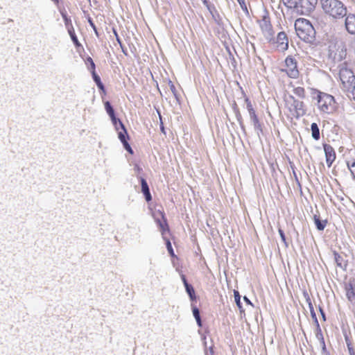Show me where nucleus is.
Masks as SVG:
<instances>
[{
    "label": "nucleus",
    "mask_w": 355,
    "mask_h": 355,
    "mask_svg": "<svg viewBox=\"0 0 355 355\" xmlns=\"http://www.w3.org/2000/svg\"><path fill=\"white\" fill-rule=\"evenodd\" d=\"M279 233L281 236L282 240L285 242L286 241V236L282 230L279 229Z\"/></svg>",
    "instance_id": "4c0bfd02"
},
{
    "label": "nucleus",
    "mask_w": 355,
    "mask_h": 355,
    "mask_svg": "<svg viewBox=\"0 0 355 355\" xmlns=\"http://www.w3.org/2000/svg\"><path fill=\"white\" fill-rule=\"evenodd\" d=\"M245 102L246 103V107L249 113L250 119L252 121L254 129L262 132V124L259 121V119L256 113L254 108L253 107V105L251 101L249 99L248 97H245Z\"/></svg>",
    "instance_id": "1a4fd4ad"
},
{
    "label": "nucleus",
    "mask_w": 355,
    "mask_h": 355,
    "mask_svg": "<svg viewBox=\"0 0 355 355\" xmlns=\"http://www.w3.org/2000/svg\"><path fill=\"white\" fill-rule=\"evenodd\" d=\"M114 35H116V40H118V42H119V36H118L117 32H116L115 30H114Z\"/></svg>",
    "instance_id": "58836bf2"
},
{
    "label": "nucleus",
    "mask_w": 355,
    "mask_h": 355,
    "mask_svg": "<svg viewBox=\"0 0 355 355\" xmlns=\"http://www.w3.org/2000/svg\"><path fill=\"white\" fill-rule=\"evenodd\" d=\"M295 29L297 36L304 42H311L315 37V29L311 23L306 19H297L295 22Z\"/></svg>",
    "instance_id": "f03ea898"
},
{
    "label": "nucleus",
    "mask_w": 355,
    "mask_h": 355,
    "mask_svg": "<svg viewBox=\"0 0 355 355\" xmlns=\"http://www.w3.org/2000/svg\"><path fill=\"white\" fill-rule=\"evenodd\" d=\"M306 105L304 101L297 99L292 94L284 97V114L290 121L298 119L306 114Z\"/></svg>",
    "instance_id": "f257e3e1"
},
{
    "label": "nucleus",
    "mask_w": 355,
    "mask_h": 355,
    "mask_svg": "<svg viewBox=\"0 0 355 355\" xmlns=\"http://www.w3.org/2000/svg\"><path fill=\"white\" fill-rule=\"evenodd\" d=\"M313 220L317 229L320 231L323 230L327 224V221L326 220H321L320 219V217L318 216L317 215H314Z\"/></svg>",
    "instance_id": "aec40b11"
},
{
    "label": "nucleus",
    "mask_w": 355,
    "mask_h": 355,
    "mask_svg": "<svg viewBox=\"0 0 355 355\" xmlns=\"http://www.w3.org/2000/svg\"><path fill=\"white\" fill-rule=\"evenodd\" d=\"M324 150L325 153L326 162L328 167H331L336 159V153L334 148L329 144H324Z\"/></svg>",
    "instance_id": "ddd939ff"
},
{
    "label": "nucleus",
    "mask_w": 355,
    "mask_h": 355,
    "mask_svg": "<svg viewBox=\"0 0 355 355\" xmlns=\"http://www.w3.org/2000/svg\"><path fill=\"white\" fill-rule=\"evenodd\" d=\"M119 124L121 130H119L118 132V137L123 144L125 149L130 154H133V150L128 142V139H129V136L128 135L127 130L125 128L123 123L121 121H119Z\"/></svg>",
    "instance_id": "9b49d317"
},
{
    "label": "nucleus",
    "mask_w": 355,
    "mask_h": 355,
    "mask_svg": "<svg viewBox=\"0 0 355 355\" xmlns=\"http://www.w3.org/2000/svg\"><path fill=\"white\" fill-rule=\"evenodd\" d=\"M345 295L349 302H355V280L350 279L347 282H345L343 285Z\"/></svg>",
    "instance_id": "f8f14e48"
},
{
    "label": "nucleus",
    "mask_w": 355,
    "mask_h": 355,
    "mask_svg": "<svg viewBox=\"0 0 355 355\" xmlns=\"http://www.w3.org/2000/svg\"><path fill=\"white\" fill-rule=\"evenodd\" d=\"M257 23L264 36L270 37L273 35L272 26L270 21L269 12L264 10Z\"/></svg>",
    "instance_id": "0eeeda50"
},
{
    "label": "nucleus",
    "mask_w": 355,
    "mask_h": 355,
    "mask_svg": "<svg viewBox=\"0 0 355 355\" xmlns=\"http://www.w3.org/2000/svg\"><path fill=\"white\" fill-rule=\"evenodd\" d=\"M338 49H340L339 56L337 58H336V53H335V55H334V60L337 59L338 61H340V60H341L345 56V55H346V49L343 46H339Z\"/></svg>",
    "instance_id": "bb28decb"
},
{
    "label": "nucleus",
    "mask_w": 355,
    "mask_h": 355,
    "mask_svg": "<svg viewBox=\"0 0 355 355\" xmlns=\"http://www.w3.org/2000/svg\"><path fill=\"white\" fill-rule=\"evenodd\" d=\"M312 137L315 140L320 139V130L316 123H313L311 125Z\"/></svg>",
    "instance_id": "412c9836"
},
{
    "label": "nucleus",
    "mask_w": 355,
    "mask_h": 355,
    "mask_svg": "<svg viewBox=\"0 0 355 355\" xmlns=\"http://www.w3.org/2000/svg\"><path fill=\"white\" fill-rule=\"evenodd\" d=\"M54 3H55L56 4H58L59 3V0H52Z\"/></svg>",
    "instance_id": "79ce46f5"
},
{
    "label": "nucleus",
    "mask_w": 355,
    "mask_h": 355,
    "mask_svg": "<svg viewBox=\"0 0 355 355\" xmlns=\"http://www.w3.org/2000/svg\"><path fill=\"white\" fill-rule=\"evenodd\" d=\"M320 311H321V313H322V314L323 318H324V313L322 312V309H320Z\"/></svg>",
    "instance_id": "c03bdc74"
},
{
    "label": "nucleus",
    "mask_w": 355,
    "mask_h": 355,
    "mask_svg": "<svg viewBox=\"0 0 355 355\" xmlns=\"http://www.w3.org/2000/svg\"><path fill=\"white\" fill-rule=\"evenodd\" d=\"M86 63L89 64V67H88V69L91 73L93 71H96V65L91 57L87 58Z\"/></svg>",
    "instance_id": "cd10ccee"
},
{
    "label": "nucleus",
    "mask_w": 355,
    "mask_h": 355,
    "mask_svg": "<svg viewBox=\"0 0 355 355\" xmlns=\"http://www.w3.org/2000/svg\"><path fill=\"white\" fill-rule=\"evenodd\" d=\"M311 312L312 315H313V317H315V313H313V311H312V310H311Z\"/></svg>",
    "instance_id": "37998d69"
},
{
    "label": "nucleus",
    "mask_w": 355,
    "mask_h": 355,
    "mask_svg": "<svg viewBox=\"0 0 355 355\" xmlns=\"http://www.w3.org/2000/svg\"><path fill=\"white\" fill-rule=\"evenodd\" d=\"M141 191L145 196V198L147 202H149L152 200V197L150 193L148 185L145 179L143 178H141Z\"/></svg>",
    "instance_id": "a211bd4d"
},
{
    "label": "nucleus",
    "mask_w": 355,
    "mask_h": 355,
    "mask_svg": "<svg viewBox=\"0 0 355 355\" xmlns=\"http://www.w3.org/2000/svg\"><path fill=\"white\" fill-rule=\"evenodd\" d=\"M314 93L317 94V105L320 112L330 114L335 110L336 102L333 96L316 89H314Z\"/></svg>",
    "instance_id": "20e7f679"
},
{
    "label": "nucleus",
    "mask_w": 355,
    "mask_h": 355,
    "mask_svg": "<svg viewBox=\"0 0 355 355\" xmlns=\"http://www.w3.org/2000/svg\"><path fill=\"white\" fill-rule=\"evenodd\" d=\"M203 1V3L205 4L206 6H208V1L207 0H202Z\"/></svg>",
    "instance_id": "a19ab883"
},
{
    "label": "nucleus",
    "mask_w": 355,
    "mask_h": 355,
    "mask_svg": "<svg viewBox=\"0 0 355 355\" xmlns=\"http://www.w3.org/2000/svg\"><path fill=\"white\" fill-rule=\"evenodd\" d=\"M345 341L347 346L349 355H355V349L352 345L351 340L348 337H345Z\"/></svg>",
    "instance_id": "b1692460"
},
{
    "label": "nucleus",
    "mask_w": 355,
    "mask_h": 355,
    "mask_svg": "<svg viewBox=\"0 0 355 355\" xmlns=\"http://www.w3.org/2000/svg\"><path fill=\"white\" fill-rule=\"evenodd\" d=\"M168 85H169V87L171 89V91L172 92V93L173 94V95L175 96H177V94H178V91H177V89L175 86V85L173 84V83L171 80H169L168 82Z\"/></svg>",
    "instance_id": "2f4dec72"
},
{
    "label": "nucleus",
    "mask_w": 355,
    "mask_h": 355,
    "mask_svg": "<svg viewBox=\"0 0 355 355\" xmlns=\"http://www.w3.org/2000/svg\"><path fill=\"white\" fill-rule=\"evenodd\" d=\"M62 17L64 19L65 26H66L67 28L68 29V26H69L70 24H72L71 21L69 18L67 17L66 14H62Z\"/></svg>",
    "instance_id": "f704fd0d"
},
{
    "label": "nucleus",
    "mask_w": 355,
    "mask_h": 355,
    "mask_svg": "<svg viewBox=\"0 0 355 355\" xmlns=\"http://www.w3.org/2000/svg\"><path fill=\"white\" fill-rule=\"evenodd\" d=\"M339 77L344 91L352 92L355 89V76L351 69L343 67L340 69Z\"/></svg>",
    "instance_id": "39448f33"
},
{
    "label": "nucleus",
    "mask_w": 355,
    "mask_h": 355,
    "mask_svg": "<svg viewBox=\"0 0 355 355\" xmlns=\"http://www.w3.org/2000/svg\"><path fill=\"white\" fill-rule=\"evenodd\" d=\"M67 31H68L69 35H70L71 40L73 41V44H75V46L76 47H79L80 46V42L78 40V37L76 35L75 30H74V28L72 24H70L69 26H68Z\"/></svg>",
    "instance_id": "6ab92c4d"
},
{
    "label": "nucleus",
    "mask_w": 355,
    "mask_h": 355,
    "mask_svg": "<svg viewBox=\"0 0 355 355\" xmlns=\"http://www.w3.org/2000/svg\"><path fill=\"white\" fill-rule=\"evenodd\" d=\"M87 21L90 25V26L92 28V29L94 30V33H95V35L98 37L99 36V34H98V32L97 31V28L94 24V23L93 22V20L90 17H87Z\"/></svg>",
    "instance_id": "c756f323"
},
{
    "label": "nucleus",
    "mask_w": 355,
    "mask_h": 355,
    "mask_svg": "<svg viewBox=\"0 0 355 355\" xmlns=\"http://www.w3.org/2000/svg\"><path fill=\"white\" fill-rule=\"evenodd\" d=\"M334 259H335V261H336L337 264L339 266H341V261L343 259L342 257L338 253V252H334Z\"/></svg>",
    "instance_id": "473e14b6"
},
{
    "label": "nucleus",
    "mask_w": 355,
    "mask_h": 355,
    "mask_svg": "<svg viewBox=\"0 0 355 355\" xmlns=\"http://www.w3.org/2000/svg\"><path fill=\"white\" fill-rule=\"evenodd\" d=\"M192 311H193V316L197 322L198 325L199 327H202V321H201V318L200 316L199 309L196 306H194V307H193Z\"/></svg>",
    "instance_id": "5701e85b"
},
{
    "label": "nucleus",
    "mask_w": 355,
    "mask_h": 355,
    "mask_svg": "<svg viewBox=\"0 0 355 355\" xmlns=\"http://www.w3.org/2000/svg\"><path fill=\"white\" fill-rule=\"evenodd\" d=\"M290 87L293 88L292 92L295 96L301 99H304L306 98V94L304 87L301 86H295L293 83H290Z\"/></svg>",
    "instance_id": "f3484780"
},
{
    "label": "nucleus",
    "mask_w": 355,
    "mask_h": 355,
    "mask_svg": "<svg viewBox=\"0 0 355 355\" xmlns=\"http://www.w3.org/2000/svg\"><path fill=\"white\" fill-rule=\"evenodd\" d=\"M317 3L318 0H298L295 8L302 15H308L314 10Z\"/></svg>",
    "instance_id": "6e6552de"
},
{
    "label": "nucleus",
    "mask_w": 355,
    "mask_h": 355,
    "mask_svg": "<svg viewBox=\"0 0 355 355\" xmlns=\"http://www.w3.org/2000/svg\"><path fill=\"white\" fill-rule=\"evenodd\" d=\"M164 239L166 241V248H167V250H168L169 254L171 256L173 257L174 256V252H173V249L172 248L171 243L170 240L168 239H166V238H164Z\"/></svg>",
    "instance_id": "c85d7f7f"
},
{
    "label": "nucleus",
    "mask_w": 355,
    "mask_h": 355,
    "mask_svg": "<svg viewBox=\"0 0 355 355\" xmlns=\"http://www.w3.org/2000/svg\"><path fill=\"white\" fill-rule=\"evenodd\" d=\"M92 75L93 79H94V82L96 83V85L98 86V87L101 90L105 92V87H104L103 84L102 83L99 76L96 73V71L92 72Z\"/></svg>",
    "instance_id": "4be33fe9"
},
{
    "label": "nucleus",
    "mask_w": 355,
    "mask_h": 355,
    "mask_svg": "<svg viewBox=\"0 0 355 355\" xmlns=\"http://www.w3.org/2000/svg\"><path fill=\"white\" fill-rule=\"evenodd\" d=\"M345 28L350 34H355V15L349 14L345 19Z\"/></svg>",
    "instance_id": "2eb2a0df"
},
{
    "label": "nucleus",
    "mask_w": 355,
    "mask_h": 355,
    "mask_svg": "<svg viewBox=\"0 0 355 355\" xmlns=\"http://www.w3.org/2000/svg\"><path fill=\"white\" fill-rule=\"evenodd\" d=\"M348 168H349L352 175L355 178V162H353L352 164H347Z\"/></svg>",
    "instance_id": "72a5a7b5"
},
{
    "label": "nucleus",
    "mask_w": 355,
    "mask_h": 355,
    "mask_svg": "<svg viewBox=\"0 0 355 355\" xmlns=\"http://www.w3.org/2000/svg\"><path fill=\"white\" fill-rule=\"evenodd\" d=\"M110 118L112 119V121L113 124L115 126H116L117 125V122H119V121H120V120L116 119L115 114H114V117H110ZM116 128L117 130H119L117 127H116Z\"/></svg>",
    "instance_id": "e433bc0d"
},
{
    "label": "nucleus",
    "mask_w": 355,
    "mask_h": 355,
    "mask_svg": "<svg viewBox=\"0 0 355 355\" xmlns=\"http://www.w3.org/2000/svg\"><path fill=\"white\" fill-rule=\"evenodd\" d=\"M234 299H235V302H236L237 306L239 308H241V296L239 295V293L236 291H234Z\"/></svg>",
    "instance_id": "7c9ffc66"
},
{
    "label": "nucleus",
    "mask_w": 355,
    "mask_h": 355,
    "mask_svg": "<svg viewBox=\"0 0 355 355\" xmlns=\"http://www.w3.org/2000/svg\"><path fill=\"white\" fill-rule=\"evenodd\" d=\"M277 47L279 51H286L288 47V39L284 32H280L277 37Z\"/></svg>",
    "instance_id": "4468645a"
},
{
    "label": "nucleus",
    "mask_w": 355,
    "mask_h": 355,
    "mask_svg": "<svg viewBox=\"0 0 355 355\" xmlns=\"http://www.w3.org/2000/svg\"><path fill=\"white\" fill-rule=\"evenodd\" d=\"M280 71L285 73L291 78H297L300 71L297 60L292 55L287 56L282 65Z\"/></svg>",
    "instance_id": "423d86ee"
},
{
    "label": "nucleus",
    "mask_w": 355,
    "mask_h": 355,
    "mask_svg": "<svg viewBox=\"0 0 355 355\" xmlns=\"http://www.w3.org/2000/svg\"><path fill=\"white\" fill-rule=\"evenodd\" d=\"M232 109L236 114V119L237 120L241 122V121H242V116H241V114L240 112V110H239V108L238 107V105L236 104V102H234L233 104H232Z\"/></svg>",
    "instance_id": "393cba45"
},
{
    "label": "nucleus",
    "mask_w": 355,
    "mask_h": 355,
    "mask_svg": "<svg viewBox=\"0 0 355 355\" xmlns=\"http://www.w3.org/2000/svg\"><path fill=\"white\" fill-rule=\"evenodd\" d=\"M324 12L334 18H340L346 15L347 9L338 0H321Z\"/></svg>",
    "instance_id": "7ed1b4c3"
},
{
    "label": "nucleus",
    "mask_w": 355,
    "mask_h": 355,
    "mask_svg": "<svg viewBox=\"0 0 355 355\" xmlns=\"http://www.w3.org/2000/svg\"><path fill=\"white\" fill-rule=\"evenodd\" d=\"M155 221L159 225V230L163 236V238H165V234L166 232H169V226L167 223V220L165 216V214L163 211H158L155 214Z\"/></svg>",
    "instance_id": "9d476101"
},
{
    "label": "nucleus",
    "mask_w": 355,
    "mask_h": 355,
    "mask_svg": "<svg viewBox=\"0 0 355 355\" xmlns=\"http://www.w3.org/2000/svg\"><path fill=\"white\" fill-rule=\"evenodd\" d=\"M105 109L110 117H114V111L109 101L105 103Z\"/></svg>",
    "instance_id": "a878e982"
},
{
    "label": "nucleus",
    "mask_w": 355,
    "mask_h": 355,
    "mask_svg": "<svg viewBox=\"0 0 355 355\" xmlns=\"http://www.w3.org/2000/svg\"><path fill=\"white\" fill-rule=\"evenodd\" d=\"M203 1V3L205 4L206 6H208V1L207 0H202Z\"/></svg>",
    "instance_id": "ea45409f"
},
{
    "label": "nucleus",
    "mask_w": 355,
    "mask_h": 355,
    "mask_svg": "<svg viewBox=\"0 0 355 355\" xmlns=\"http://www.w3.org/2000/svg\"><path fill=\"white\" fill-rule=\"evenodd\" d=\"M181 279L183 282L186 291L189 295L191 300H194L196 298L194 288L193 286L187 282V278L184 275H181Z\"/></svg>",
    "instance_id": "dca6fc26"
},
{
    "label": "nucleus",
    "mask_w": 355,
    "mask_h": 355,
    "mask_svg": "<svg viewBox=\"0 0 355 355\" xmlns=\"http://www.w3.org/2000/svg\"><path fill=\"white\" fill-rule=\"evenodd\" d=\"M237 1L240 4V6L243 10H248L245 0H237Z\"/></svg>",
    "instance_id": "c9c22d12"
}]
</instances>
